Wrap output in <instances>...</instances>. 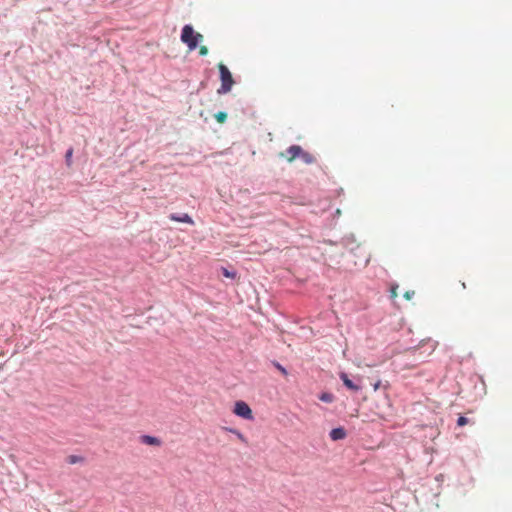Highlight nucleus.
<instances>
[{
  "mask_svg": "<svg viewBox=\"0 0 512 512\" xmlns=\"http://www.w3.org/2000/svg\"><path fill=\"white\" fill-rule=\"evenodd\" d=\"M332 441L343 440L347 437V430L343 426L334 427L329 432Z\"/></svg>",
  "mask_w": 512,
  "mask_h": 512,
  "instance_id": "nucleus-6",
  "label": "nucleus"
},
{
  "mask_svg": "<svg viewBox=\"0 0 512 512\" xmlns=\"http://www.w3.org/2000/svg\"><path fill=\"white\" fill-rule=\"evenodd\" d=\"M215 119L218 123H224L227 119V114L225 112H218L215 114Z\"/></svg>",
  "mask_w": 512,
  "mask_h": 512,
  "instance_id": "nucleus-13",
  "label": "nucleus"
},
{
  "mask_svg": "<svg viewBox=\"0 0 512 512\" xmlns=\"http://www.w3.org/2000/svg\"><path fill=\"white\" fill-rule=\"evenodd\" d=\"M470 423V418H457V426L463 427Z\"/></svg>",
  "mask_w": 512,
  "mask_h": 512,
  "instance_id": "nucleus-14",
  "label": "nucleus"
},
{
  "mask_svg": "<svg viewBox=\"0 0 512 512\" xmlns=\"http://www.w3.org/2000/svg\"><path fill=\"white\" fill-rule=\"evenodd\" d=\"M320 399L324 402H331L333 400V395L330 393H323L320 396Z\"/></svg>",
  "mask_w": 512,
  "mask_h": 512,
  "instance_id": "nucleus-16",
  "label": "nucleus"
},
{
  "mask_svg": "<svg viewBox=\"0 0 512 512\" xmlns=\"http://www.w3.org/2000/svg\"><path fill=\"white\" fill-rule=\"evenodd\" d=\"M301 149L302 148L299 145H292L286 149L285 152H282L280 156L286 158L288 162H292L296 158H299V155H301Z\"/></svg>",
  "mask_w": 512,
  "mask_h": 512,
  "instance_id": "nucleus-3",
  "label": "nucleus"
},
{
  "mask_svg": "<svg viewBox=\"0 0 512 512\" xmlns=\"http://www.w3.org/2000/svg\"><path fill=\"white\" fill-rule=\"evenodd\" d=\"M380 384H381L380 381H378L377 383L374 384V390L375 391L380 387Z\"/></svg>",
  "mask_w": 512,
  "mask_h": 512,
  "instance_id": "nucleus-21",
  "label": "nucleus"
},
{
  "mask_svg": "<svg viewBox=\"0 0 512 512\" xmlns=\"http://www.w3.org/2000/svg\"><path fill=\"white\" fill-rule=\"evenodd\" d=\"M169 218H170V220L175 221V222H181V223H187L190 225H194L193 219L187 213H184L181 215H177V214L173 213V214L169 215Z\"/></svg>",
  "mask_w": 512,
  "mask_h": 512,
  "instance_id": "nucleus-7",
  "label": "nucleus"
},
{
  "mask_svg": "<svg viewBox=\"0 0 512 512\" xmlns=\"http://www.w3.org/2000/svg\"><path fill=\"white\" fill-rule=\"evenodd\" d=\"M221 272H222L223 276L226 277V278L235 279L236 276H237V273L235 271H229L225 267L221 268Z\"/></svg>",
  "mask_w": 512,
  "mask_h": 512,
  "instance_id": "nucleus-12",
  "label": "nucleus"
},
{
  "mask_svg": "<svg viewBox=\"0 0 512 512\" xmlns=\"http://www.w3.org/2000/svg\"><path fill=\"white\" fill-rule=\"evenodd\" d=\"M299 158L306 164H312L315 162V157L309 152L303 151V149H301V155H299Z\"/></svg>",
  "mask_w": 512,
  "mask_h": 512,
  "instance_id": "nucleus-9",
  "label": "nucleus"
},
{
  "mask_svg": "<svg viewBox=\"0 0 512 512\" xmlns=\"http://www.w3.org/2000/svg\"><path fill=\"white\" fill-rule=\"evenodd\" d=\"M233 412L237 416H250L252 411L246 402L237 401L235 403Z\"/></svg>",
  "mask_w": 512,
  "mask_h": 512,
  "instance_id": "nucleus-5",
  "label": "nucleus"
},
{
  "mask_svg": "<svg viewBox=\"0 0 512 512\" xmlns=\"http://www.w3.org/2000/svg\"><path fill=\"white\" fill-rule=\"evenodd\" d=\"M277 368L281 371L282 374L287 375V371L284 367H282L281 365L278 364Z\"/></svg>",
  "mask_w": 512,
  "mask_h": 512,
  "instance_id": "nucleus-20",
  "label": "nucleus"
},
{
  "mask_svg": "<svg viewBox=\"0 0 512 512\" xmlns=\"http://www.w3.org/2000/svg\"><path fill=\"white\" fill-rule=\"evenodd\" d=\"M415 295V292L414 291H406L404 293V298L406 300H411L413 298V296Z\"/></svg>",
  "mask_w": 512,
  "mask_h": 512,
  "instance_id": "nucleus-17",
  "label": "nucleus"
},
{
  "mask_svg": "<svg viewBox=\"0 0 512 512\" xmlns=\"http://www.w3.org/2000/svg\"><path fill=\"white\" fill-rule=\"evenodd\" d=\"M203 40V35L195 32L191 25H185L181 33V41L185 43L190 50H194L199 41Z\"/></svg>",
  "mask_w": 512,
  "mask_h": 512,
  "instance_id": "nucleus-1",
  "label": "nucleus"
},
{
  "mask_svg": "<svg viewBox=\"0 0 512 512\" xmlns=\"http://www.w3.org/2000/svg\"><path fill=\"white\" fill-rule=\"evenodd\" d=\"M139 442L141 444L151 446V447H159L162 444V440L154 435L143 434L139 436Z\"/></svg>",
  "mask_w": 512,
  "mask_h": 512,
  "instance_id": "nucleus-4",
  "label": "nucleus"
},
{
  "mask_svg": "<svg viewBox=\"0 0 512 512\" xmlns=\"http://www.w3.org/2000/svg\"><path fill=\"white\" fill-rule=\"evenodd\" d=\"M83 461H84V457H82L80 455H69L66 458V462L70 465H74V464H77V463H80Z\"/></svg>",
  "mask_w": 512,
  "mask_h": 512,
  "instance_id": "nucleus-10",
  "label": "nucleus"
},
{
  "mask_svg": "<svg viewBox=\"0 0 512 512\" xmlns=\"http://www.w3.org/2000/svg\"><path fill=\"white\" fill-rule=\"evenodd\" d=\"M199 54L201 56H205L208 54V48L206 46H200L199 48Z\"/></svg>",
  "mask_w": 512,
  "mask_h": 512,
  "instance_id": "nucleus-18",
  "label": "nucleus"
},
{
  "mask_svg": "<svg viewBox=\"0 0 512 512\" xmlns=\"http://www.w3.org/2000/svg\"><path fill=\"white\" fill-rule=\"evenodd\" d=\"M340 379L343 381V384L352 391H358L360 387L353 383L351 379H349L348 375L344 372L340 373Z\"/></svg>",
  "mask_w": 512,
  "mask_h": 512,
  "instance_id": "nucleus-8",
  "label": "nucleus"
},
{
  "mask_svg": "<svg viewBox=\"0 0 512 512\" xmlns=\"http://www.w3.org/2000/svg\"><path fill=\"white\" fill-rule=\"evenodd\" d=\"M223 429L225 431H228V432H231V433L235 434L238 437V439H240L242 442H244V443L247 442L246 438L244 437V435L239 430H237L235 428H230V427H223Z\"/></svg>",
  "mask_w": 512,
  "mask_h": 512,
  "instance_id": "nucleus-11",
  "label": "nucleus"
},
{
  "mask_svg": "<svg viewBox=\"0 0 512 512\" xmlns=\"http://www.w3.org/2000/svg\"><path fill=\"white\" fill-rule=\"evenodd\" d=\"M397 288H398V286H394V287L391 288V291H390L391 292V298H393V299L398 296Z\"/></svg>",
  "mask_w": 512,
  "mask_h": 512,
  "instance_id": "nucleus-19",
  "label": "nucleus"
},
{
  "mask_svg": "<svg viewBox=\"0 0 512 512\" xmlns=\"http://www.w3.org/2000/svg\"><path fill=\"white\" fill-rule=\"evenodd\" d=\"M72 155H73V149L70 148L67 152H66V155H65V158H66V163L68 166L71 165V162H72Z\"/></svg>",
  "mask_w": 512,
  "mask_h": 512,
  "instance_id": "nucleus-15",
  "label": "nucleus"
},
{
  "mask_svg": "<svg viewBox=\"0 0 512 512\" xmlns=\"http://www.w3.org/2000/svg\"><path fill=\"white\" fill-rule=\"evenodd\" d=\"M218 69L220 73L221 86L217 92L219 94L228 93L231 91L232 86L235 83L232 74L223 63L218 64Z\"/></svg>",
  "mask_w": 512,
  "mask_h": 512,
  "instance_id": "nucleus-2",
  "label": "nucleus"
}]
</instances>
